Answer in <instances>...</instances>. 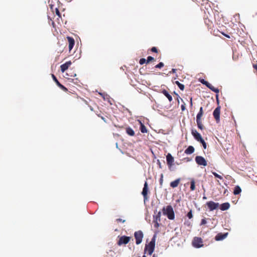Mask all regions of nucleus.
<instances>
[{
    "instance_id": "f257e3e1",
    "label": "nucleus",
    "mask_w": 257,
    "mask_h": 257,
    "mask_svg": "<svg viewBox=\"0 0 257 257\" xmlns=\"http://www.w3.org/2000/svg\"><path fill=\"white\" fill-rule=\"evenodd\" d=\"M163 212L164 215L167 216L168 218L170 220H173L175 218V214L173 209L171 205H168L165 208L163 209Z\"/></svg>"
},
{
    "instance_id": "f03ea898",
    "label": "nucleus",
    "mask_w": 257,
    "mask_h": 257,
    "mask_svg": "<svg viewBox=\"0 0 257 257\" xmlns=\"http://www.w3.org/2000/svg\"><path fill=\"white\" fill-rule=\"evenodd\" d=\"M155 246V240L153 238L148 244H146L145 248V253L147 252L149 255H151L153 252Z\"/></svg>"
},
{
    "instance_id": "7ed1b4c3",
    "label": "nucleus",
    "mask_w": 257,
    "mask_h": 257,
    "mask_svg": "<svg viewBox=\"0 0 257 257\" xmlns=\"http://www.w3.org/2000/svg\"><path fill=\"white\" fill-rule=\"evenodd\" d=\"M134 236L136 239V243L137 244H140L144 236L143 233L141 230L136 231L134 233Z\"/></svg>"
},
{
    "instance_id": "20e7f679",
    "label": "nucleus",
    "mask_w": 257,
    "mask_h": 257,
    "mask_svg": "<svg viewBox=\"0 0 257 257\" xmlns=\"http://www.w3.org/2000/svg\"><path fill=\"white\" fill-rule=\"evenodd\" d=\"M131 237L126 236H122L119 238V240L117 241V244L119 246L122 244H126L130 241Z\"/></svg>"
},
{
    "instance_id": "39448f33",
    "label": "nucleus",
    "mask_w": 257,
    "mask_h": 257,
    "mask_svg": "<svg viewBox=\"0 0 257 257\" xmlns=\"http://www.w3.org/2000/svg\"><path fill=\"white\" fill-rule=\"evenodd\" d=\"M167 164L170 170L171 169L174 165V159L170 153H168L166 156Z\"/></svg>"
},
{
    "instance_id": "423d86ee",
    "label": "nucleus",
    "mask_w": 257,
    "mask_h": 257,
    "mask_svg": "<svg viewBox=\"0 0 257 257\" xmlns=\"http://www.w3.org/2000/svg\"><path fill=\"white\" fill-rule=\"evenodd\" d=\"M195 161L198 165L206 166L207 165V161L202 156H197L195 157Z\"/></svg>"
},
{
    "instance_id": "0eeeda50",
    "label": "nucleus",
    "mask_w": 257,
    "mask_h": 257,
    "mask_svg": "<svg viewBox=\"0 0 257 257\" xmlns=\"http://www.w3.org/2000/svg\"><path fill=\"white\" fill-rule=\"evenodd\" d=\"M206 205L208 206L210 211H213L217 209L219 204L218 203H215L212 201H210L206 203Z\"/></svg>"
},
{
    "instance_id": "6e6552de",
    "label": "nucleus",
    "mask_w": 257,
    "mask_h": 257,
    "mask_svg": "<svg viewBox=\"0 0 257 257\" xmlns=\"http://www.w3.org/2000/svg\"><path fill=\"white\" fill-rule=\"evenodd\" d=\"M220 107H217L214 110L213 115L217 122L220 121Z\"/></svg>"
},
{
    "instance_id": "1a4fd4ad",
    "label": "nucleus",
    "mask_w": 257,
    "mask_h": 257,
    "mask_svg": "<svg viewBox=\"0 0 257 257\" xmlns=\"http://www.w3.org/2000/svg\"><path fill=\"white\" fill-rule=\"evenodd\" d=\"M148 185L147 181H145L142 194L144 197V201L148 199Z\"/></svg>"
},
{
    "instance_id": "9d476101",
    "label": "nucleus",
    "mask_w": 257,
    "mask_h": 257,
    "mask_svg": "<svg viewBox=\"0 0 257 257\" xmlns=\"http://www.w3.org/2000/svg\"><path fill=\"white\" fill-rule=\"evenodd\" d=\"M202 241L201 238L195 237L193 241V245L196 247H200L202 246Z\"/></svg>"
},
{
    "instance_id": "9b49d317",
    "label": "nucleus",
    "mask_w": 257,
    "mask_h": 257,
    "mask_svg": "<svg viewBox=\"0 0 257 257\" xmlns=\"http://www.w3.org/2000/svg\"><path fill=\"white\" fill-rule=\"evenodd\" d=\"M67 39L68 42L69 51L70 52L74 47L75 44V41L74 39L71 37L68 36L67 37Z\"/></svg>"
},
{
    "instance_id": "f8f14e48",
    "label": "nucleus",
    "mask_w": 257,
    "mask_h": 257,
    "mask_svg": "<svg viewBox=\"0 0 257 257\" xmlns=\"http://www.w3.org/2000/svg\"><path fill=\"white\" fill-rule=\"evenodd\" d=\"M72 63L70 61H67L64 64H63L60 66L61 71L62 73L64 72L71 65Z\"/></svg>"
},
{
    "instance_id": "ddd939ff",
    "label": "nucleus",
    "mask_w": 257,
    "mask_h": 257,
    "mask_svg": "<svg viewBox=\"0 0 257 257\" xmlns=\"http://www.w3.org/2000/svg\"><path fill=\"white\" fill-rule=\"evenodd\" d=\"M227 234L228 233H219L215 236V239L217 241L223 240V239L226 237Z\"/></svg>"
},
{
    "instance_id": "4468645a",
    "label": "nucleus",
    "mask_w": 257,
    "mask_h": 257,
    "mask_svg": "<svg viewBox=\"0 0 257 257\" xmlns=\"http://www.w3.org/2000/svg\"><path fill=\"white\" fill-rule=\"evenodd\" d=\"M192 135L197 141H199L202 139L201 135L195 130H193L192 131Z\"/></svg>"
},
{
    "instance_id": "2eb2a0df",
    "label": "nucleus",
    "mask_w": 257,
    "mask_h": 257,
    "mask_svg": "<svg viewBox=\"0 0 257 257\" xmlns=\"http://www.w3.org/2000/svg\"><path fill=\"white\" fill-rule=\"evenodd\" d=\"M180 181L181 179L178 178L170 183V186L173 188H176L179 185Z\"/></svg>"
},
{
    "instance_id": "dca6fc26",
    "label": "nucleus",
    "mask_w": 257,
    "mask_h": 257,
    "mask_svg": "<svg viewBox=\"0 0 257 257\" xmlns=\"http://www.w3.org/2000/svg\"><path fill=\"white\" fill-rule=\"evenodd\" d=\"M230 207V204L228 202L224 203L221 204L220 209L222 211L228 209Z\"/></svg>"
},
{
    "instance_id": "f3484780",
    "label": "nucleus",
    "mask_w": 257,
    "mask_h": 257,
    "mask_svg": "<svg viewBox=\"0 0 257 257\" xmlns=\"http://www.w3.org/2000/svg\"><path fill=\"white\" fill-rule=\"evenodd\" d=\"M194 152V148L193 146H189L185 150V153L186 154H192Z\"/></svg>"
},
{
    "instance_id": "a211bd4d",
    "label": "nucleus",
    "mask_w": 257,
    "mask_h": 257,
    "mask_svg": "<svg viewBox=\"0 0 257 257\" xmlns=\"http://www.w3.org/2000/svg\"><path fill=\"white\" fill-rule=\"evenodd\" d=\"M162 92L168 99L170 102H171L172 100V96L168 93V92L166 90L164 89L163 90H162Z\"/></svg>"
},
{
    "instance_id": "6ab92c4d",
    "label": "nucleus",
    "mask_w": 257,
    "mask_h": 257,
    "mask_svg": "<svg viewBox=\"0 0 257 257\" xmlns=\"http://www.w3.org/2000/svg\"><path fill=\"white\" fill-rule=\"evenodd\" d=\"M203 114V107H201L199 109V111L196 116V120H201V117Z\"/></svg>"
},
{
    "instance_id": "aec40b11",
    "label": "nucleus",
    "mask_w": 257,
    "mask_h": 257,
    "mask_svg": "<svg viewBox=\"0 0 257 257\" xmlns=\"http://www.w3.org/2000/svg\"><path fill=\"white\" fill-rule=\"evenodd\" d=\"M126 133L130 136H134L135 135V132L134 130L130 127L126 128Z\"/></svg>"
},
{
    "instance_id": "412c9836",
    "label": "nucleus",
    "mask_w": 257,
    "mask_h": 257,
    "mask_svg": "<svg viewBox=\"0 0 257 257\" xmlns=\"http://www.w3.org/2000/svg\"><path fill=\"white\" fill-rule=\"evenodd\" d=\"M241 191V189L240 187L238 186H236L235 187L233 193L234 195H237L239 194Z\"/></svg>"
},
{
    "instance_id": "4be33fe9",
    "label": "nucleus",
    "mask_w": 257,
    "mask_h": 257,
    "mask_svg": "<svg viewBox=\"0 0 257 257\" xmlns=\"http://www.w3.org/2000/svg\"><path fill=\"white\" fill-rule=\"evenodd\" d=\"M209 88L210 90H211L212 91L215 92L216 93H219V90L218 88H215L213 85H212L211 84H210V85H209Z\"/></svg>"
},
{
    "instance_id": "5701e85b",
    "label": "nucleus",
    "mask_w": 257,
    "mask_h": 257,
    "mask_svg": "<svg viewBox=\"0 0 257 257\" xmlns=\"http://www.w3.org/2000/svg\"><path fill=\"white\" fill-rule=\"evenodd\" d=\"M191 185H190V190L191 191H194L195 190V182L194 179H192L191 181Z\"/></svg>"
},
{
    "instance_id": "b1692460",
    "label": "nucleus",
    "mask_w": 257,
    "mask_h": 257,
    "mask_svg": "<svg viewBox=\"0 0 257 257\" xmlns=\"http://www.w3.org/2000/svg\"><path fill=\"white\" fill-rule=\"evenodd\" d=\"M196 122H197L198 127L199 128H200V130H203V124L202 123L201 120H196Z\"/></svg>"
},
{
    "instance_id": "393cba45",
    "label": "nucleus",
    "mask_w": 257,
    "mask_h": 257,
    "mask_svg": "<svg viewBox=\"0 0 257 257\" xmlns=\"http://www.w3.org/2000/svg\"><path fill=\"white\" fill-rule=\"evenodd\" d=\"M175 84L178 85L179 88L181 90H183L184 89V85L181 83H180L178 81H175Z\"/></svg>"
},
{
    "instance_id": "a878e982",
    "label": "nucleus",
    "mask_w": 257,
    "mask_h": 257,
    "mask_svg": "<svg viewBox=\"0 0 257 257\" xmlns=\"http://www.w3.org/2000/svg\"><path fill=\"white\" fill-rule=\"evenodd\" d=\"M140 130L142 133H146L147 132V130L146 127L142 123H141Z\"/></svg>"
},
{
    "instance_id": "bb28decb",
    "label": "nucleus",
    "mask_w": 257,
    "mask_h": 257,
    "mask_svg": "<svg viewBox=\"0 0 257 257\" xmlns=\"http://www.w3.org/2000/svg\"><path fill=\"white\" fill-rule=\"evenodd\" d=\"M58 86L61 89H62L63 91H65V92H67L68 91V89L65 87L64 85H63L62 84H61V83L60 84H58Z\"/></svg>"
},
{
    "instance_id": "cd10ccee",
    "label": "nucleus",
    "mask_w": 257,
    "mask_h": 257,
    "mask_svg": "<svg viewBox=\"0 0 257 257\" xmlns=\"http://www.w3.org/2000/svg\"><path fill=\"white\" fill-rule=\"evenodd\" d=\"M212 174H213V175L216 177V178H217L220 180H222L223 179V178L221 176L218 175L217 173H216V172H212Z\"/></svg>"
},
{
    "instance_id": "c85d7f7f",
    "label": "nucleus",
    "mask_w": 257,
    "mask_h": 257,
    "mask_svg": "<svg viewBox=\"0 0 257 257\" xmlns=\"http://www.w3.org/2000/svg\"><path fill=\"white\" fill-rule=\"evenodd\" d=\"M198 142H199L200 143H201L202 144L203 148L204 149H206V144L203 139H201V140L199 141Z\"/></svg>"
},
{
    "instance_id": "c756f323",
    "label": "nucleus",
    "mask_w": 257,
    "mask_h": 257,
    "mask_svg": "<svg viewBox=\"0 0 257 257\" xmlns=\"http://www.w3.org/2000/svg\"><path fill=\"white\" fill-rule=\"evenodd\" d=\"M52 77L53 79V80L56 82V84L58 86L59 84H60V83L58 81L57 78L54 74H52Z\"/></svg>"
},
{
    "instance_id": "7c9ffc66",
    "label": "nucleus",
    "mask_w": 257,
    "mask_h": 257,
    "mask_svg": "<svg viewBox=\"0 0 257 257\" xmlns=\"http://www.w3.org/2000/svg\"><path fill=\"white\" fill-rule=\"evenodd\" d=\"M201 82L203 84H204L207 87H209V85H210V84L208 82L205 81V80L204 79H202V80H201Z\"/></svg>"
},
{
    "instance_id": "2f4dec72",
    "label": "nucleus",
    "mask_w": 257,
    "mask_h": 257,
    "mask_svg": "<svg viewBox=\"0 0 257 257\" xmlns=\"http://www.w3.org/2000/svg\"><path fill=\"white\" fill-rule=\"evenodd\" d=\"M154 226L155 228H158L159 226V223L157 221V218H156L155 220L153 221Z\"/></svg>"
},
{
    "instance_id": "473e14b6",
    "label": "nucleus",
    "mask_w": 257,
    "mask_h": 257,
    "mask_svg": "<svg viewBox=\"0 0 257 257\" xmlns=\"http://www.w3.org/2000/svg\"><path fill=\"white\" fill-rule=\"evenodd\" d=\"M164 66V64L163 62H160L158 64H157L155 66V67L157 68H161Z\"/></svg>"
},
{
    "instance_id": "72a5a7b5",
    "label": "nucleus",
    "mask_w": 257,
    "mask_h": 257,
    "mask_svg": "<svg viewBox=\"0 0 257 257\" xmlns=\"http://www.w3.org/2000/svg\"><path fill=\"white\" fill-rule=\"evenodd\" d=\"M187 216L189 219H191L193 217L192 210H190V211L187 213Z\"/></svg>"
},
{
    "instance_id": "f704fd0d",
    "label": "nucleus",
    "mask_w": 257,
    "mask_h": 257,
    "mask_svg": "<svg viewBox=\"0 0 257 257\" xmlns=\"http://www.w3.org/2000/svg\"><path fill=\"white\" fill-rule=\"evenodd\" d=\"M154 60H155V59L153 57L148 56L147 58V63H148L152 61H154Z\"/></svg>"
},
{
    "instance_id": "c9c22d12",
    "label": "nucleus",
    "mask_w": 257,
    "mask_h": 257,
    "mask_svg": "<svg viewBox=\"0 0 257 257\" xmlns=\"http://www.w3.org/2000/svg\"><path fill=\"white\" fill-rule=\"evenodd\" d=\"M139 63L141 65H143L145 63H147V60H146L145 58H141L140 60Z\"/></svg>"
},
{
    "instance_id": "e433bc0d",
    "label": "nucleus",
    "mask_w": 257,
    "mask_h": 257,
    "mask_svg": "<svg viewBox=\"0 0 257 257\" xmlns=\"http://www.w3.org/2000/svg\"><path fill=\"white\" fill-rule=\"evenodd\" d=\"M159 182H160V184L161 186H162L163 185V174H162L161 175V178L160 179Z\"/></svg>"
},
{
    "instance_id": "4c0bfd02",
    "label": "nucleus",
    "mask_w": 257,
    "mask_h": 257,
    "mask_svg": "<svg viewBox=\"0 0 257 257\" xmlns=\"http://www.w3.org/2000/svg\"><path fill=\"white\" fill-rule=\"evenodd\" d=\"M55 13H56V14L59 17H61V14H60V13L58 10V8H56L55 9Z\"/></svg>"
},
{
    "instance_id": "58836bf2",
    "label": "nucleus",
    "mask_w": 257,
    "mask_h": 257,
    "mask_svg": "<svg viewBox=\"0 0 257 257\" xmlns=\"http://www.w3.org/2000/svg\"><path fill=\"white\" fill-rule=\"evenodd\" d=\"M151 51L155 53L158 52V50L156 47H153L151 48Z\"/></svg>"
},
{
    "instance_id": "ea45409f",
    "label": "nucleus",
    "mask_w": 257,
    "mask_h": 257,
    "mask_svg": "<svg viewBox=\"0 0 257 257\" xmlns=\"http://www.w3.org/2000/svg\"><path fill=\"white\" fill-rule=\"evenodd\" d=\"M181 107L182 111H184L186 109L185 103L184 102L181 105Z\"/></svg>"
},
{
    "instance_id": "a19ab883",
    "label": "nucleus",
    "mask_w": 257,
    "mask_h": 257,
    "mask_svg": "<svg viewBox=\"0 0 257 257\" xmlns=\"http://www.w3.org/2000/svg\"><path fill=\"white\" fill-rule=\"evenodd\" d=\"M206 220L205 218H203L201 220V225L205 224L206 223Z\"/></svg>"
},
{
    "instance_id": "79ce46f5",
    "label": "nucleus",
    "mask_w": 257,
    "mask_h": 257,
    "mask_svg": "<svg viewBox=\"0 0 257 257\" xmlns=\"http://www.w3.org/2000/svg\"><path fill=\"white\" fill-rule=\"evenodd\" d=\"M176 95H177V101H178V102L179 103V100L180 99L182 101H183V99H182L177 94H176Z\"/></svg>"
},
{
    "instance_id": "37998d69",
    "label": "nucleus",
    "mask_w": 257,
    "mask_h": 257,
    "mask_svg": "<svg viewBox=\"0 0 257 257\" xmlns=\"http://www.w3.org/2000/svg\"><path fill=\"white\" fill-rule=\"evenodd\" d=\"M116 221L117 222H124L125 221V220H122L121 219H117L116 220Z\"/></svg>"
},
{
    "instance_id": "c03bdc74",
    "label": "nucleus",
    "mask_w": 257,
    "mask_h": 257,
    "mask_svg": "<svg viewBox=\"0 0 257 257\" xmlns=\"http://www.w3.org/2000/svg\"><path fill=\"white\" fill-rule=\"evenodd\" d=\"M176 71H177V69L173 68L172 69L171 71L170 72V73H176Z\"/></svg>"
},
{
    "instance_id": "a18cd8bd",
    "label": "nucleus",
    "mask_w": 257,
    "mask_h": 257,
    "mask_svg": "<svg viewBox=\"0 0 257 257\" xmlns=\"http://www.w3.org/2000/svg\"><path fill=\"white\" fill-rule=\"evenodd\" d=\"M253 67L254 69H255L256 70H257V65L256 64H253Z\"/></svg>"
},
{
    "instance_id": "49530a36",
    "label": "nucleus",
    "mask_w": 257,
    "mask_h": 257,
    "mask_svg": "<svg viewBox=\"0 0 257 257\" xmlns=\"http://www.w3.org/2000/svg\"><path fill=\"white\" fill-rule=\"evenodd\" d=\"M218 96H219L218 93V94L216 93V100H217V102H218V101H219V100H218Z\"/></svg>"
},
{
    "instance_id": "de8ad7c7",
    "label": "nucleus",
    "mask_w": 257,
    "mask_h": 257,
    "mask_svg": "<svg viewBox=\"0 0 257 257\" xmlns=\"http://www.w3.org/2000/svg\"><path fill=\"white\" fill-rule=\"evenodd\" d=\"M190 105H191V106H192V105H193L192 97L190 98Z\"/></svg>"
},
{
    "instance_id": "09e8293b",
    "label": "nucleus",
    "mask_w": 257,
    "mask_h": 257,
    "mask_svg": "<svg viewBox=\"0 0 257 257\" xmlns=\"http://www.w3.org/2000/svg\"><path fill=\"white\" fill-rule=\"evenodd\" d=\"M224 36H225L226 37H227L228 38H230V36L227 34H225V35H224Z\"/></svg>"
},
{
    "instance_id": "8fccbe9b",
    "label": "nucleus",
    "mask_w": 257,
    "mask_h": 257,
    "mask_svg": "<svg viewBox=\"0 0 257 257\" xmlns=\"http://www.w3.org/2000/svg\"><path fill=\"white\" fill-rule=\"evenodd\" d=\"M207 199V197L206 196H204L203 197V199L205 200V199Z\"/></svg>"
},
{
    "instance_id": "3c124183",
    "label": "nucleus",
    "mask_w": 257,
    "mask_h": 257,
    "mask_svg": "<svg viewBox=\"0 0 257 257\" xmlns=\"http://www.w3.org/2000/svg\"><path fill=\"white\" fill-rule=\"evenodd\" d=\"M187 161H190V160L188 158H187Z\"/></svg>"
},
{
    "instance_id": "603ef678",
    "label": "nucleus",
    "mask_w": 257,
    "mask_h": 257,
    "mask_svg": "<svg viewBox=\"0 0 257 257\" xmlns=\"http://www.w3.org/2000/svg\"><path fill=\"white\" fill-rule=\"evenodd\" d=\"M101 118H102V119H103L104 120V121H106V120H104V119L103 117H102Z\"/></svg>"
},
{
    "instance_id": "864d4df0",
    "label": "nucleus",
    "mask_w": 257,
    "mask_h": 257,
    "mask_svg": "<svg viewBox=\"0 0 257 257\" xmlns=\"http://www.w3.org/2000/svg\"><path fill=\"white\" fill-rule=\"evenodd\" d=\"M222 34L224 36V35H225V33H222Z\"/></svg>"
},
{
    "instance_id": "5fc2aeb1",
    "label": "nucleus",
    "mask_w": 257,
    "mask_h": 257,
    "mask_svg": "<svg viewBox=\"0 0 257 257\" xmlns=\"http://www.w3.org/2000/svg\"><path fill=\"white\" fill-rule=\"evenodd\" d=\"M143 257H146V255H144Z\"/></svg>"
}]
</instances>
